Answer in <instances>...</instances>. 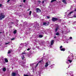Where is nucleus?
<instances>
[{
    "label": "nucleus",
    "instance_id": "1",
    "mask_svg": "<svg viewBox=\"0 0 76 76\" xmlns=\"http://www.w3.org/2000/svg\"><path fill=\"white\" fill-rule=\"evenodd\" d=\"M5 18V15H3V13H1L0 14V20H1L2 19H4Z\"/></svg>",
    "mask_w": 76,
    "mask_h": 76
},
{
    "label": "nucleus",
    "instance_id": "2",
    "mask_svg": "<svg viewBox=\"0 0 76 76\" xmlns=\"http://www.w3.org/2000/svg\"><path fill=\"white\" fill-rule=\"evenodd\" d=\"M52 20L53 22H55V21H57L58 20V18H55V17H53L52 19Z\"/></svg>",
    "mask_w": 76,
    "mask_h": 76
},
{
    "label": "nucleus",
    "instance_id": "3",
    "mask_svg": "<svg viewBox=\"0 0 76 76\" xmlns=\"http://www.w3.org/2000/svg\"><path fill=\"white\" fill-rule=\"evenodd\" d=\"M58 28H59V26H58V25H57L55 29V32L57 31H58Z\"/></svg>",
    "mask_w": 76,
    "mask_h": 76
},
{
    "label": "nucleus",
    "instance_id": "4",
    "mask_svg": "<svg viewBox=\"0 0 76 76\" xmlns=\"http://www.w3.org/2000/svg\"><path fill=\"white\" fill-rule=\"evenodd\" d=\"M43 25H45L46 26H48L49 25V22H48L47 23L46 22H44L43 23Z\"/></svg>",
    "mask_w": 76,
    "mask_h": 76
},
{
    "label": "nucleus",
    "instance_id": "5",
    "mask_svg": "<svg viewBox=\"0 0 76 76\" xmlns=\"http://www.w3.org/2000/svg\"><path fill=\"white\" fill-rule=\"evenodd\" d=\"M36 12H37V13H38L39 12H41V10H40V9H39V8H37L36 9Z\"/></svg>",
    "mask_w": 76,
    "mask_h": 76
},
{
    "label": "nucleus",
    "instance_id": "6",
    "mask_svg": "<svg viewBox=\"0 0 76 76\" xmlns=\"http://www.w3.org/2000/svg\"><path fill=\"white\" fill-rule=\"evenodd\" d=\"M44 63V61H43V59H42L40 61H39L38 63H41V64H42Z\"/></svg>",
    "mask_w": 76,
    "mask_h": 76
},
{
    "label": "nucleus",
    "instance_id": "7",
    "mask_svg": "<svg viewBox=\"0 0 76 76\" xmlns=\"http://www.w3.org/2000/svg\"><path fill=\"white\" fill-rule=\"evenodd\" d=\"M48 65H49V64H48V63L47 62L45 63V67H48Z\"/></svg>",
    "mask_w": 76,
    "mask_h": 76
},
{
    "label": "nucleus",
    "instance_id": "8",
    "mask_svg": "<svg viewBox=\"0 0 76 76\" xmlns=\"http://www.w3.org/2000/svg\"><path fill=\"white\" fill-rule=\"evenodd\" d=\"M54 40H52L51 41V45H53V44H54Z\"/></svg>",
    "mask_w": 76,
    "mask_h": 76
},
{
    "label": "nucleus",
    "instance_id": "9",
    "mask_svg": "<svg viewBox=\"0 0 76 76\" xmlns=\"http://www.w3.org/2000/svg\"><path fill=\"white\" fill-rule=\"evenodd\" d=\"M16 74L15 73L13 72L12 73V76H16Z\"/></svg>",
    "mask_w": 76,
    "mask_h": 76
},
{
    "label": "nucleus",
    "instance_id": "10",
    "mask_svg": "<svg viewBox=\"0 0 76 76\" xmlns=\"http://www.w3.org/2000/svg\"><path fill=\"white\" fill-rule=\"evenodd\" d=\"M73 12H74L73 11H72L70 12L68 14V16H70V15H71V14H72V13H73Z\"/></svg>",
    "mask_w": 76,
    "mask_h": 76
},
{
    "label": "nucleus",
    "instance_id": "11",
    "mask_svg": "<svg viewBox=\"0 0 76 76\" xmlns=\"http://www.w3.org/2000/svg\"><path fill=\"white\" fill-rule=\"evenodd\" d=\"M6 70V68L4 67L3 68V72H5Z\"/></svg>",
    "mask_w": 76,
    "mask_h": 76
},
{
    "label": "nucleus",
    "instance_id": "12",
    "mask_svg": "<svg viewBox=\"0 0 76 76\" xmlns=\"http://www.w3.org/2000/svg\"><path fill=\"white\" fill-rule=\"evenodd\" d=\"M43 37V36L42 35H40L39 36V38H42Z\"/></svg>",
    "mask_w": 76,
    "mask_h": 76
},
{
    "label": "nucleus",
    "instance_id": "13",
    "mask_svg": "<svg viewBox=\"0 0 76 76\" xmlns=\"http://www.w3.org/2000/svg\"><path fill=\"white\" fill-rule=\"evenodd\" d=\"M5 61L6 62V63H7L8 62V60L7 58H5Z\"/></svg>",
    "mask_w": 76,
    "mask_h": 76
},
{
    "label": "nucleus",
    "instance_id": "14",
    "mask_svg": "<svg viewBox=\"0 0 76 76\" xmlns=\"http://www.w3.org/2000/svg\"><path fill=\"white\" fill-rule=\"evenodd\" d=\"M21 58L22 60H23V59H24V58H25V57L24 56H21Z\"/></svg>",
    "mask_w": 76,
    "mask_h": 76
},
{
    "label": "nucleus",
    "instance_id": "15",
    "mask_svg": "<svg viewBox=\"0 0 76 76\" xmlns=\"http://www.w3.org/2000/svg\"><path fill=\"white\" fill-rule=\"evenodd\" d=\"M60 50H61V51H65V48H64L61 49Z\"/></svg>",
    "mask_w": 76,
    "mask_h": 76
},
{
    "label": "nucleus",
    "instance_id": "16",
    "mask_svg": "<svg viewBox=\"0 0 76 76\" xmlns=\"http://www.w3.org/2000/svg\"><path fill=\"white\" fill-rule=\"evenodd\" d=\"M17 30H15L14 31H13V33L14 34H16V32H17Z\"/></svg>",
    "mask_w": 76,
    "mask_h": 76
},
{
    "label": "nucleus",
    "instance_id": "17",
    "mask_svg": "<svg viewBox=\"0 0 76 76\" xmlns=\"http://www.w3.org/2000/svg\"><path fill=\"white\" fill-rule=\"evenodd\" d=\"M54 1H56V0H52L51 1V3H53L54 2Z\"/></svg>",
    "mask_w": 76,
    "mask_h": 76
},
{
    "label": "nucleus",
    "instance_id": "18",
    "mask_svg": "<svg viewBox=\"0 0 76 76\" xmlns=\"http://www.w3.org/2000/svg\"><path fill=\"white\" fill-rule=\"evenodd\" d=\"M56 35L57 36L59 35L60 34H59V33L57 32V33H56Z\"/></svg>",
    "mask_w": 76,
    "mask_h": 76
},
{
    "label": "nucleus",
    "instance_id": "19",
    "mask_svg": "<svg viewBox=\"0 0 76 76\" xmlns=\"http://www.w3.org/2000/svg\"><path fill=\"white\" fill-rule=\"evenodd\" d=\"M31 13H32V11H30V12L29 13V15L31 16Z\"/></svg>",
    "mask_w": 76,
    "mask_h": 76
},
{
    "label": "nucleus",
    "instance_id": "20",
    "mask_svg": "<svg viewBox=\"0 0 76 76\" xmlns=\"http://www.w3.org/2000/svg\"><path fill=\"white\" fill-rule=\"evenodd\" d=\"M68 61H69V63H72V60L69 59L68 60Z\"/></svg>",
    "mask_w": 76,
    "mask_h": 76
},
{
    "label": "nucleus",
    "instance_id": "21",
    "mask_svg": "<svg viewBox=\"0 0 76 76\" xmlns=\"http://www.w3.org/2000/svg\"><path fill=\"white\" fill-rule=\"evenodd\" d=\"M26 53L25 52V51H24V52H23L22 53V54H26Z\"/></svg>",
    "mask_w": 76,
    "mask_h": 76
},
{
    "label": "nucleus",
    "instance_id": "22",
    "mask_svg": "<svg viewBox=\"0 0 76 76\" xmlns=\"http://www.w3.org/2000/svg\"><path fill=\"white\" fill-rule=\"evenodd\" d=\"M62 2H63V3H66V0H63L62 1Z\"/></svg>",
    "mask_w": 76,
    "mask_h": 76
},
{
    "label": "nucleus",
    "instance_id": "23",
    "mask_svg": "<svg viewBox=\"0 0 76 76\" xmlns=\"http://www.w3.org/2000/svg\"><path fill=\"white\" fill-rule=\"evenodd\" d=\"M10 43V42H7L5 43V45H7V44H9Z\"/></svg>",
    "mask_w": 76,
    "mask_h": 76
},
{
    "label": "nucleus",
    "instance_id": "24",
    "mask_svg": "<svg viewBox=\"0 0 76 76\" xmlns=\"http://www.w3.org/2000/svg\"><path fill=\"white\" fill-rule=\"evenodd\" d=\"M11 52V51H10V50H9L8 52V54H10V53Z\"/></svg>",
    "mask_w": 76,
    "mask_h": 76
},
{
    "label": "nucleus",
    "instance_id": "25",
    "mask_svg": "<svg viewBox=\"0 0 76 76\" xmlns=\"http://www.w3.org/2000/svg\"><path fill=\"white\" fill-rule=\"evenodd\" d=\"M15 39V38H12L11 39V41H13V40H14V39Z\"/></svg>",
    "mask_w": 76,
    "mask_h": 76
},
{
    "label": "nucleus",
    "instance_id": "26",
    "mask_svg": "<svg viewBox=\"0 0 76 76\" xmlns=\"http://www.w3.org/2000/svg\"><path fill=\"white\" fill-rule=\"evenodd\" d=\"M63 48V46H61L60 47V49H61V48Z\"/></svg>",
    "mask_w": 76,
    "mask_h": 76
},
{
    "label": "nucleus",
    "instance_id": "27",
    "mask_svg": "<svg viewBox=\"0 0 76 76\" xmlns=\"http://www.w3.org/2000/svg\"><path fill=\"white\" fill-rule=\"evenodd\" d=\"M46 18H48V19H50V17H49V16H47L46 17Z\"/></svg>",
    "mask_w": 76,
    "mask_h": 76
},
{
    "label": "nucleus",
    "instance_id": "28",
    "mask_svg": "<svg viewBox=\"0 0 76 76\" xmlns=\"http://www.w3.org/2000/svg\"><path fill=\"white\" fill-rule=\"evenodd\" d=\"M23 76H28V75H25V74H24V75H23Z\"/></svg>",
    "mask_w": 76,
    "mask_h": 76
},
{
    "label": "nucleus",
    "instance_id": "29",
    "mask_svg": "<svg viewBox=\"0 0 76 76\" xmlns=\"http://www.w3.org/2000/svg\"><path fill=\"white\" fill-rule=\"evenodd\" d=\"M39 64L38 63L36 65V67H37V66H38V65Z\"/></svg>",
    "mask_w": 76,
    "mask_h": 76
},
{
    "label": "nucleus",
    "instance_id": "30",
    "mask_svg": "<svg viewBox=\"0 0 76 76\" xmlns=\"http://www.w3.org/2000/svg\"><path fill=\"white\" fill-rule=\"evenodd\" d=\"M27 51H29L30 50V48H28L27 49Z\"/></svg>",
    "mask_w": 76,
    "mask_h": 76
},
{
    "label": "nucleus",
    "instance_id": "31",
    "mask_svg": "<svg viewBox=\"0 0 76 76\" xmlns=\"http://www.w3.org/2000/svg\"><path fill=\"white\" fill-rule=\"evenodd\" d=\"M1 6H2V4H0V7H1Z\"/></svg>",
    "mask_w": 76,
    "mask_h": 76
},
{
    "label": "nucleus",
    "instance_id": "32",
    "mask_svg": "<svg viewBox=\"0 0 76 76\" xmlns=\"http://www.w3.org/2000/svg\"><path fill=\"white\" fill-rule=\"evenodd\" d=\"M26 1V0H23V2H24V3H25Z\"/></svg>",
    "mask_w": 76,
    "mask_h": 76
},
{
    "label": "nucleus",
    "instance_id": "33",
    "mask_svg": "<svg viewBox=\"0 0 76 76\" xmlns=\"http://www.w3.org/2000/svg\"><path fill=\"white\" fill-rule=\"evenodd\" d=\"M22 63L23 64H25V62H22Z\"/></svg>",
    "mask_w": 76,
    "mask_h": 76
},
{
    "label": "nucleus",
    "instance_id": "34",
    "mask_svg": "<svg viewBox=\"0 0 76 76\" xmlns=\"http://www.w3.org/2000/svg\"><path fill=\"white\" fill-rule=\"evenodd\" d=\"M9 1H10L9 0H8L7 1V3H9Z\"/></svg>",
    "mask_w": 76,
    "mask_h": 76
},
{
    "label": "nucleus",
    "instance_id": "35",
    "mask_svg": "<svg viewBox=\"0 0 76 76\" xmlns=\"http://www.w3.org/2000/svg\"><path fill=\"white\" fill-rule=\"evenodd\" d=\"M38 2L39 3H41V1H38Z\"/></svg>",
    "mask_w": 76,
    "mask_h": 76
},
{
    "label": "nucleus",
    "instance_id": "36",
    "mask_svg": "<svg viewBox=\"0 0 76 76\" xmlns=\"http://www.w3.org/2000/svg\"><path fill=\"white\" fill-rule=\"evenodd\" d=\"M44 3V1H42V3Z\"/></svg>",
    "mask_w": 76,
    "mask_h": 76
},
{
    "label": "nucleus",
    "instance_id": "37",
    "mask_svg": "<svg viewBox=\"0 0 76 76\" xmlns=\"http://www.w3.org/2000/svg\"><path fill=\"white\" fill-rule=\"evenodd\" d=\"M70 39H72V37H70Z\"/></svg>",
    "mask_w": 76,
    "mask_h": 76
},
{
    "label": "nucleus",
    "instance_id": "38",
    "mask_svg": "<svg viewBox=\"0 0 76 76\" xmlns=\"http://www.w3.org/2000/svg\"><path fill=\"white\" fill-rule=\"evenodd\" d=\"M54 38H55V39L56 38V36H55V37H54Z\"/></svg>",
    "mask_w": 76,
    "mask_h": 76
},
{
    "label": "nucleus",
    "instance_id": "39",
    "mask_svg": "<svg viewBox=\"0 0 76 76\" xmlns=\"http://www.w3.org/2000/svg\"><path fill=\"white\" fill-rule=\"evenodd\" d=\"M1 33L2 34V32H0V34H1Z\"/></svg>",
    "mask_w": 76,
    "mask_h": 76
},
{
    "label": "nucleus",
    "instance_id": "40",
    "mask_svg": "<svg viewBox=\"0 0 76 76\" xmlns=\"http://www.w3.org/2000/svg\"><path fill=\"white\" fill-rule=\"evenodd\" d=\"M74 12H76V9L74 10Z\"/></svg>",
    "mask_w": 76,
    "mask_h": 76
},
{
    "label": "nucleus",
    "instance_id": "41",
    "mask_svg": "<svg viewBox=\"0 0 76 76\" xmlns=\"http://www.w3.org/2000/svg\"><path fill=\"white\" fill-rule=\"evenodd\" d=\"M11 23H12L13 24L14 23L13 22H11Z\"/></svg>",
    "mask_w": 76,
    "mask_h": 76
},
{
    "label": "nucleus",
    "instance_id": "42",
    "mask_svg": "<svg viewBox=\"0 0 76 76\" xmlns=\"http://www.w3.org/2000/svg\"><path fill=\"white\" fill-rule=\"evenodd\" d=\"M17 22H19V20H17Z\"/></svg>",
    "mask_w": 76,
    "mask_h": 76
},
{
    "label": "nucleus",
    "instance_id": "43",
    "mask_svg": "<svg viewBox=\"0 0 76 76\" xmlns=\"http://www.w3.org/2000/svg\"><path fill=\"white\" fill-rule=\"evenodd\" d=\"M30 10V9H28V11H29V10Z\"/></svg>",
    "mask_w": 76,
    "mask_h": 76
},
{
    "label": "nucleus",
    "instance_id": "44",
    "mask_svg": "<svg viewBox=\"0 0 76 76\" xmlns=\"http://www.w3.org/2000/svg\"><path fill=\"white\" fill-rule=\"evenodd\" d=\"M74 23H76V21H75L74 22Z\"/></svg>",
    "mask_w": 76,
    "mask_h": 76
},
{
    "label": "nucleus",
    "instance_id": "45",
    "mask_svg": "<svg viewBox=\"0 0 76 76\" xmlns=\"http://www.w3.org/2000/svg\"><path fill=\"white\" fill-rule=\"evenodd\" d=\"M20 7H21V6H21V5H20Z\"/></svg>",
    "mask_w": 76,
    "mask_h": 76
},
{
    "label": "nucleus",
    "instance_id": "46",
    "mask_svg": "<svg viewBox=\"0 0 76 76\" xmlns=\"http://www.w3.org/2000/svg\"><path fill=\"white\" fill-rule=\"evenodd\" d=\"M9 1H10V0H9Z\"/></svg>",
    "mask_w": 76,
    "mask_h": 76
}]
</instances>
